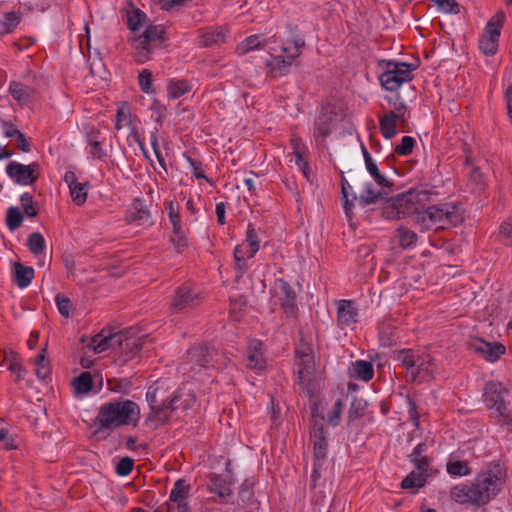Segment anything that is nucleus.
Here are the masks:
<instances>
[{
    "mask_svg": "<svg viewBox=\"0 0 512 512\" xmlns=\"http://www.w3.org/2000/svg\"><path fill=\"white\" fill-rule=\"evenodd\" d=\"M399 243L403 248H409L413 246L417 241V235L414 231L399 228L398 229Z\"/></svg>",
    "mask_w": 512,
    "mask_h": 512,
    "instance_id": "49",
    "label": "nucleus"
},
{
    "mask_svg": "<svg viewBox=\"0 0 512 512\" xmlns=\"http://www.w3.org/2000/svg\"><path fill=\"white\" fill-rule=\"evenodd\" d=\"M215 357L218 358L219 354L206 345L193 347L188 351V361L180 365V370L183 374H189L190 372L209 366L211 362H213L212 365H214L218 362V359H214Z\"/></svg>",
    "mask_w": 512,
    "mask_h": 512,
    "instance_id": "10",
    "label": "nucleus"
},
{
    "mask_svg": "<svg viewBox=\"0 0 512 512\" xmlns=\"http://www.w3.org/2000/svg\"><path fill=\"white\" fill-rule=\"evenodd\" d=\"M119 334L105 336L103 333L95 335L88 344L96 353H101L116 346Z\"/></svg>",
    "mask_w": 512,
    "mask_h": 512,
    "instance_id": "29",
    "label": "nucleus"
},
{
    "mask_svg": "<svg viewBox=\"0 0 512 512\" xmlns=\"http://www.w3.org/2000/svg\"><path fill=\"white\" fill-rule=\"evenodd\" d=\"M139 85L142 91L149 93L152 87V75L149 70H143L139 74Z\"/></svg>",
    "mask_w": 512,
    "mask_h": 512,
    "instance_id": "57",
    "label": "nucleus"
},
{
    "mask_svg": "<svg viewBox=\"0 0 512 512\" xmlns=\"http://www.w3.org/2000/svg\"><path fill=\"white\" fill-rule=\"evenodd\" d=\"M27 245L30 251L37 255L42 253L45 248V239L41 233L34 232L28 237Z\"/></svg>",
    "mask_w": 512,
    "mask_h": 512,
    "instance_id": "45",
    "label": "nucleus"
},
{
    "mask_svg": "<svg viewBox=\"0 0 512 512\" xmlns=\"http://www.w3.org/2000/svg\"><path fill=\"white\" fill-rule=\"evenodd\" d=\"M446 471L450 476L463 477L472 473V469L467 460L460 459L459 456L451 454L446 463Z\"/></svg>",
    "mask_w": 512,
    "mask_h": 512,
    "instance_id": "26",
    "label": "nucleus"
},
{
    "mask_svg": "<svg viewBox=\"0 0 512 512\" xmlns=\"http://www.w3.org/2000/svg\"><path fill=\"white\" fill-rule=\"evenodd\" d=\"M415 369L411 370L410 376L413 381L422 382L433 377L435 364L429 354L419 353Z\"/></svg>",
    "mask_w": 512,
    "mask_h": 512,
    "instance_id": "20",
    "label": "nucleus"
},
{
    "mask_svg": "<svg viewBox=\"0 0 512 512\" xmlns=\"http://www.w3.org/2000/svg\"><path fill=\"white\" fill-rule=\"evenodd\" d=\"M167 208H168L169 220L172 224V227L180 226L181 225V216H180V211H179L178 205L175 204L174 201H170L168 203Z\"/></svg>",
    "mask_w": 512,
    "mask_h": 512,
    "instance_id": "54",
    "label": "nucleus"
},
{
    "mask_svg": "<svg viewBox=\"0 0 512 512\" xmlns=\"http://www.w3.org/2000/svg\"><path fill=\"white\" fill-rule=\"evenodd\" d=\"M21 14L17 12H8L0 21V34H8L13 32L19 25Z\"/></svg>",
    "mask_w": 512,
    "mask_h": 512,
    "instance_id": "39",
    "label": "nucleus"
},
{
    "mask_svg": "<svg viewBox=\"0 0 512 512\" xmlns=\"http://www.w3.org/2000/svg\"><path fill=\"white\" fill-rule=\"evenodd\" d=\"M428 475V471L414 469L402 480L401 487L403 489L421 488L425 485Z\"/></svg>",
    "mask_w": 512,
    "mask_h": 512,
    "instance_id": "31",
    "label": "nucleus"
},
{
    "mask_svg": "<svg viewBox=\"0 0 512 512\" xmlns=\"http://www.w3.org/2000/svg\"><path fill=\"white\" fill-rule=\"evenodd\" d=\"M415 140L410 136H404L401 143L395 147V152L399 155H409L414 147Z\"/></svg>",
    "mask_w": 512,
    "mask_h": 512,
    "instance_id": "51",
    "label": "nucleus"
},
{
    "mask_svg": "<svg viewBox=\"0 0 512 512\" xmlns=\"http://www.w3.org/2000/svg\"><path fill=\"white\" fill-rule=\"evenodd\" d=\"M64 181L68 185L72 201L78 206L83 205L87 200L89 184L80 183L72 171L65 173Z\"/></svg>",
    "mask_w": 512,
    "mask_h": 512,
    "instance_id": "18",
    "label": "nucleus"
},
{
    "mask_svg": "<svg viewBox=\"0 0 512 512\" xmlns=\"http://www.w3.org/2000/svg\"><path fill=\"white\" fill-rule=\"evenodd\" d=\"M357 311L353 303L348 300H340L337 307L338 323L342 326H349L356 322Z\"/></svg>",
    "mask_w": 512,
    "mask_h": 512,
    "instance_id": "27",
    "label": "nucleus"
},
{
    "mask_svg": "<svg viewBox=\"0 0 512 512\" xmlns=\"http://www.w3.org/2000/svg\"><path fill=\"white\" fill-rule=\"evenodd\" d=\"M395 200L396 208L400 209L404 216L415 214L417 218L423 208L431 202V195L424 189H410L398 195Z\"/></svg>",
    "mask_w": 512,
    "mask_h": 512,
    "instance_id": "8",
    "label": "nucleus"
},
{
    "mask_svg": "<svg viewBox=\"0 0 512 512\" xmlns=\"http://www.w3.org/2000/svg\"><path fill=\"white\" fill-rule=\"evenodd\" d=\"M461 221L459 208L453 203L425 206L417 217V223L425 230L447 229Z\"/></svg>",
    "mask_w": 512,
    "mask_h": 512,
    "instance_id": "4",
    "label": "nucleus"
},
{
    "mask_svg": "<svg viewBox=\"0 0 512 512\" xmlns=\"http://www.w3.org/2000/svg\"><path fill=\"white\" fill-rule=\"evenodd\" d=\"M249 249L245 245H238L234 249V259L236 262V269L240 274H243L246 270V259H250L248 257Z\"/></svg>",
    "mask_w": 512,
    "mask_h": 512,
    "instance_id": "42",
    "label": "nucleus"
},
{
    "mask_svg": "<svg viewBox=\"0 0 512 512\" xmlns=\"http://www.w3.org/2000/svg\"><path fill=\"white\" fill-rule=\"evenodd\" d=\"M132 119L131 114L125 109V107H120L117 110L116 114V124L115 128L116 130L122 129L124 125H131Z\"/></svg>",
    "mask_w": 512,
    "mask_h": 512,
    "instance_id": "52",
    "label": "nucleus"
},
{
    "mask_svg": "<svg viewBox=\"0 0 512 512\" xmlns=\"http://www.w3.org/2000/svg\"><path fill=\"white\" fill-rule=\"evenodd\" d=\"M143 345L140 337L118 335L116 346L119 347L120 359L122 362L133 360Z\"/></svg>",
    "mask_w": 512,
    "mask_h": 512,
    "instance_id": "16",
    "label": "nucleus"
},
{
    "mask_svg": "<svg viewBox=\"0 0 512 512\" xmlns=\"http://www.w3.org/2000/svg\"><path fill=\"white\" fill-rule=\"evenodd\" d=\"M295 371L298 375V383L307 393L312 394L313 388L311 384L315 373L314 356L295 358Z\"/></svg>",
    "mask_w": 512,
    "mask_h": 512,
    "instance_id": "14",
    "label": "nucleus"
},
{
    "mask_svg": "<svg viewBox=\"0 0 512 512\" xmlns=\"http://www.w3.org/2000/svg\"><path fill=\"white\" fill-rule=\"evenodd\" d=\"M504 20V13L498 12L486 24L485 32L479 40V48L485 55L492 56L497 52L500 30Z\"/></svg>",
    "mask_w": 512,
    "mask_h": 512,
    "instance_id": "11",
    "label": "nucleus"
},
{
    "mask_svg": "<svg viewBox=\"0 0 512 512\" xmlns=\"http://www.w3.org/2000/svg\"><path fill=\"white\" fill-rule=\"evenodd\" d=\"M200 291L189 284H184L175 290L171 300V309L174 312H183L193 309L201 303Z\"/></svg>",
    "mask_w": 512,
    "mask_h": 512,
    "instance_id": "13",
    "label": "nucleus"
},
{
    "mask_svg": "<svg viewBox=\"0 0 512 512\" xmlns=\"http://www.w3.org/2000/svg\"><path fill=\"white\" fill-rule=\"evenodd\" d=\"M225 32L223 29H208L201 31L199 35V43L204 47H210L214 44H218L220 42L225 41Z\"/></svg>",
    "mask_w": 512,
    "mask_h": 512,
    "instance_id": "34",
    "label": "nucleus"
},
{
    "mask_svg": "<svg viewBox=\"0 0 512 512\" xmlns=\"http://www.w3.org/2000/svg\"><path fill=\"white\" fill-rule=\"evenodd\" d=\"M499 234L506 239V243L512 241V224L509 222H503L499 227Z\"/></svg>",
    "mask_w": 512,
    "mask_h": 512,
    "instance_id": "64",
    "label": "nucleus"
},
{
    "mask_svg": "<svg viewBox=\"0 0 512 512\" xmlns=\"http://www.w3.org/2000/svg\"><path fill=\"white\" fill-rule=\"evenodd\" d=\"M164 28L162 26H148L142 35L133 39L134 58L138 63H145L151 58L155 49L163 41Z\"/></svg>",
    "mask_w": 512,
    "mask_h": 512,
    "instance_id": "6",
    "label": "nucleus"
},
{
    "mask_svg": "<svg viewBox=\"0 0 512 512\" xmlns=\"http://www.w3.org/2000/svg\"><path fill=\"white\" fill-rule=\"evenodd\" d=\"M508 390L500 382L490 381L484 388V402L486 407L502 417L506 424H511L507 398Z\"/></svg>",
    "mask_w": 512,
    "mask_h": 512,
    "instance_id": "7",
    "label": "nucleus"
},
{
    "mask_svg": "<svg viewBox=\"0 0 512 512\" xmlns=\"http://www.w3.org/2000/svg\"><path fill=\"white\" fill-rule=\"evenodd\" d=\"M38 164L24 165L18 162H11L6 167V173L15 182L21 185H30L36 181V170Z\"/></svg>",
    "mask_w": 512,
    "mask_h": 512,
    "instance_id": "15",
    "label": "nucleus"
},
{
    "mask_svg": "<svg viewBox=\"0 0 512 512\" xmlns=\"http://www.w3.org/2000/svg\"><path fill=\"white\" fill-rule=\"evenodd\" d=\"M506 481V470L498 462L489 463L470 484H458L451 488L450 497L460 504L478 507L488 504L502 490Z\"/></svg>",
    "mask_w": 512,
    "mask_h": 512,
    "instance_id": "1",
    "label": "nucleus"
},
{
    "mask_svg": "<svg viewBox=\"0 0 512 512\" xmlns=\"http://www.w3.org/2000/svg\"><path fill=\"white\" fill-rule=\"evenodd\" d=\"M73 388L77 393H87L92 388V377L89 372H83L73 381Z\"/></svg>",
    "mask_w": 512,
    "mask_h": 512,
    "instance_id": "43",
    "label": "nucleus"
},
{
    "mask_svg": "<svg viewBox=\"0 0 512 512\" xmlns=\"http://www.w3.org/2000/svg\"><path fill=\"white\" fill-rule=\"evenodd\" d=\"M167 510L168 512H171L172 510H176L177 512H191L187 500L167 504Z\"/></svg>",
    "mask_w": 512,
    "mask_h": 512,
    "instance_id": "63",
    "label": "nucleus"
},
{
    "mask_svg": "<svg viewBox=\"0 0 512 512\" xmlns=\"http://www.w3.org/2000/svg\"><path fill=\"white\" fill-rule=\"evenodd\" d=\"M133 469V460L129 457L122 458L117 466H116V472L120 476H127L131 473Z\"/></svg>",
    "mask_w": 512,
    "mask_h": 512,
    "instance_id": "56",
    "label": "nucleus"
},
{
    "mask_svg": "<svg viewBox=\"0 0 512 512\" xmlns=\"http://www.w3.org/2000/svg\"><path fill=\"white\" fill-rule=\"evenodd\" d=\"M313 350L308 343L301 342L296 348L295 358H301L306 356H312Z\"/></svg>",
    "mask_w": 512,
    "mask_h": 512,
    "instance_id": "62",
    "label": "nucleus"
},
{
    "mask_svg": "<svg viewBox=\"0 0 512 512\" xmlns=\"http://www.w3.org/2000/svg\"><path fill=\"white\" fill-rule=\"evenodd\" d=\"M9 93L15 101L21 105L28 104L35 96L34 88L27 86L21 82L12 81L9 84Z\"/></svg>",
    "mask_w": 512,
    "mask_h": 512,
    "instance_id": "24",
    "label": "nucleus"
},
{
    "mask_svg": "<svg viewBox=\"0 0 512 512\" xmlns=\"http://www.w3.org/2000/svg\"><path fill=\"white\" fill-rule=\"evenodd\" d=\"M275 42V36L264 37L260 34H254L243 39L237 46L236 52L239 55H245L251 51L262 49L270 43Z\"/></svg>",
    "mask_w": 512,
    "mask_h": 512,
    "instance_id": "22",
    "label": "nucleus"
},
{
    "mask_svg": "<svg viewBox=\"0 0 512 512\" xmlns=\"http://www.w3.org/2000/svg\"><path fill=\"white\" fill-rule=\"evenodd\" d=\"M274 292L281 301V305L286 310V312L293 313L295 307V293L291 286L283 279H278L275 282Z\"/></svg>",
    "mask_w": 512,
    "mask_h": 512,
    "instance_id": "23",
    "label": "nucleus"
},
{
    "mask_svg": "<svg viewBox=\"0 0 512 512\" xmlns=\"http://www.w3.org/2000/svg\"><path fill=\"white\" fill-rule=\"evenodd\" d=\"M305 39L297 34L291 33L290 37L282 42L280 54H269L264 63L265 73L270 78L287 76L291 68L297 65L305 47Z\"/></svg>",
    "mask_w": 512,
    "mask_h": 512,
    "instance_id": "2",
    "label": "nucleus"
},
{
    "mask_svg": "<svg viewBox=\"0 0 512 512\" xmlns=\"http://www.w3.org/2000/svg\"><path fill=\"white\" fill-rule=\"evenodd\" d=\"M312 439L314 450V469L313 477L318 474V469L321 467V461L325 458L327 452V441L322 426L323 417L317 416L315 410L312 412Z\"/></svg>",
    "mask_w": 512,
    "mask_h": 512,
    "instance_id": "12",
    "label": "nucleus"
},
{
    "mask_svg": "<svg viewBox=\"0 0 512 512\" xmlns=\"http://www.w3.org/2000/svg\"><path fill=\"white\" fill-rule=\"evenodd\" d=\"M162 396L163 391L159 387H150L146 393V400L153 411L152 417L161 423L169 419L177 400V395L169 399H164Z\"/></svg>",
    "mask_w": 512,
    "mask_h": 512,
    "instance_id": "9",
    "label": "nucleus"
},
{
    "mask_svg": "<svg viewBox=\"0 0 512 512\" xmlns=\"http://www.w3.org/2000/svg\"><path fill=\"white\" fill-rule=\"evenodd\" d=\"M343 403L341 400H337L334 404L333 411L331 413V416L329 418V422L331 425L336 426L339 423L341 410H342Z\"/></svg>",
    "mask_w": 512,
    "mask_h": 512,
    "instance_id": "61",
    "label": "nucleus"
},
{
    "mask_svg": "<svg viewBox=\"0 0 512 512\" xmlns=\"http://www.w3.org/2000/svg\"><path fill=\"white\" fill-rule=\"evenodd\" d=\"M145 14L140 10L133 11L132 14L128 16L127 24L130 30L136 31L141 25L142 21L145 19Z\"/></svg>",
    "mask_w": 512,
    "mask_h": 512,
    "instance_id": "55",
    "label": "nucleus"
},
{
    "mask_svg": "<svg viewBox=\"0 0 512 512\" xmlns=\"http://www.w3.org/2000/svg\"><path fill=\"white\" fill-rule=\"evenodd\" d=\"M418 354L419 352L412 349H401L394 352L393 358L410 374L411 370L415 369L416 362L419 360Z\"/></svg>",
    "mask_w": 512,
    "mask_h": 512,
    "instance_id": "28",
    "label": "nucleus"
},
{
    "mask_svg": "<svg viewBox=\"0 0 512 512\" xmlns=\"http://www.w3.org/2000/svg\"><path fill=\"white\" fill-rule=\"evenodd\" d=\"M192 89L191 84L186 80L172 79L167 85V94L171 99H177Z\"/></svg>",
    "mask_w": 512,
    "mask_h": 512,
    "instance_id": "36",
    "label": "nucleus"
},
{
    "mask_svg": "<svg viewBox=\"0 0 512 512\" xmlns=\"http://www.w3.org/2000/svg\"><path fill=\"white\" fill-rule=\"evenodd\" d=\"M406 112V105L404 103H399L395 105L393 110H390L387 113L394 114V118L399 121L400 125H404L407 122Z\"/></svg>",
    "mask_w": 512,
    "mask_h": 512,
    "instance_id": "58",
    "label": "nucleus"
},
{
    "mask_svg": "<svg viewBox=\"0 0 512 512\" xmlns=\"http://www.w3.org/2000/svg\"><path fill=\"white\" fill-rule=\"evenodd\" d=\"M351 185L346 181L343 180L342 182V201H343V207L345 210V214L349 219H352L353 213H352V205L355 201H357V196L355 194H352V198H349V190H351Z\"/></svg>",
    "mask_w": 512,
    "mask_h": 512,
    "instance_id": "40",
    "label": "nucleus"
},
{
    "mask_svg": "<svg viewBox=\"0 0 512 512\" xmlns=\"http://www.w3.org/2000/svg\"><path fill=\"white\" fill-rule=\"evenodd\" d=\"M150 218V212L145 207L144 202L139 198L135 199L127 214L128 221L144 225L150 222Z\"/></svg>",
    "mask_w": 512,
    "mask_h": 512,
    "instance_id": "25",
    "label": "nucleus"
},
{
    "mask_svg": "<svg viewBox=\"0 0 512 512\" xmlns=\"http://www.w3.org/2000/svg\"><path fill=\"white\" fill-rule=\"evenodd\" d=\"M164 11H171L174 8L187 6L192 0H155Z\"/></svg>",
    "mask_w": 512,
    "mask_h": 512,
    "instance_id": "53",
    "label": "nucleus"
},
{
    "mask_svg": "<svg viewBox=\"0 0 512 512\" xmlns=\"http://www.w3.org/2000/svg\"><path fill=\"white\" fill-rule=\"evenodd\" d=\"M172 236L171 242L174 245V248L177 252H182L184 248L188 245V240L186 237V233L182 228V225L177 227H172Z\"/></svg>",
    "mask_w": 512,
    "mask_h": 512,
    "instance_id": "41",
    "label": "nucleus"
},
{
    "mask_svg": "<svg viewBox=\"0 0 512 512\" xmlns=\"http://www.w3.org/2000/svg\"><path fill=\"white\" fill-rule=\"evenodd\" d=\"M210 491L227 501L232 494L231 484L220 476H213L210 483Z\"/></svg>",
    "mask_w": 512,
    "mask_h": 512,
    "instance_id": "37",
    "label": "nucleus"
},
{
    "mask_svg": "<svg viewBox=\"0 0 512 512\" xmlns=\"http://www.w3.org/2000/svg\"><path fill=\"white\" fill-rule=\"evenodd\" d=\"M140 418L139 406L131 400L105 403L101 406L97 421L103 428L136 425Z\"/></svg>",
    "mask_w": 512,
    "mask_h": 512,
    "instance_id": "3",
    "label": "nucleus"
},
{
    "mask_svg": "<svg viewBox=\"0 0 512 512\" xmlns=\"http://www.w3.org/2000/svg\"><path fill=\"white\" fill-rule=\"evenodd\" d=\"M380 65L383 72L379 75V81L387 91H396L402 84L410 82L412 72L417 68L415 64L396 61H383Z\"/></svg>",
    "mask_w": 512,
    "mask_h": 512,
    "instance_id": "5",
    "label": "nucleus"
},
{
    "mask_svg": "<svg viewBox=\"0 0 512 512\" xmlns=\"http://www.w3.org/2000/svg\"><path fill=\"white\" fill-rule=\"evenodd\" d=\"M336 125V115L329 107L322 108L320 114L315 119L314 136L316 138H326Z\"/></svg>",
    "mask_w": 512,
    "mask_h": 512,
    "instance_id": "19",
    "label": "nucleus"
},
{
    "mask_svg": "<svg viewBox=\"0 0 512 512\" xmlns=\"http://www.w3.org/2000/svg\"><path fill=\"white\" fill-rule=\"evenodd\" d=\"M246 241L248 243V248H249L248 257H254V255L258 252V250L260 248V241L255 232V229L252 227L251 224H249L248 228H247Z\"/></svg>",
    "mask_w": 512,
    "mask_h": 512,
    "instance_id": "46",
    "label": "nucleus"
},
{
    "mask_svg": "<svg viewBox=\"0 0 512 512\" xmlns=\"http://www.w3.org/2000/svg\"><path fill=\"white\" fill-rule=\"evenodd\" d=\"M380 130L386 139H391L397 134L399 121L394 118L392 113H384L379 117Z\"/></svg>",
    "mask_w": 512,
    "mask_h": 512,
    "instance_id": "32",
    "label": "nucleus"
},
{
    "mask_svg": "<svg viewBox=\"0 0 512 512\" xmlns=\"http://www.w3.org/2000/svg\"><path fill=\"white\" fill-rule=\"evenodd\" d=\"M379 197L380 192L376 191L371 183H368L365 185L364 190L360 194L359 200L364 205H369L376 203Z\"/></svg>",
    "mask_w": 512,
    "mask_h": 512,
    "instance_id": "48",
    "label": "nucleus"
},
{
    "mask_svg": "<svg viewBox=\"0 0 512 512\" xmlns=\"http://www.w3.org/2000/svg\"><path fill=\"white\" fill-rule=\"evenodd\" d=\"M247 367L251 370L262 371L266 367V360L263 356V343L253 339L247 347Z\"/></svg>",
    "mask_w": 512,
    "mask_h": 512,
    "instance_id": "21",
    "label": "nucleus"
},
{
    "mask_svg": "<svg viewBox=\"0 0 512 512\" xmlns=\"http://www.w3.org/2000/svg\"><path fill=\"white\" fill-rule=\"evenodd\" d=\"M426 445L423 443L418 444L411 454L409 455L410 461L414 464L415 469L428 471L429 470V460L425 455Z\"/></svg>",
    "mask_w": 512,
    "mask_h": 512,
    "instance_id": "35",
    "label": "nucleus"
},
{
    "mask_svg": "<svg viewBox=\"0 0 512 512\" xmlns=\"http://www.w3.org/2000/svg\"><path fill=\"white\" fill-rule=\"evenodd\" d=\"M56 304L61 315L67 317L70 314L71 301L62 295L56 296Z\"/></svg>",
    "mask_w": 512,
    "mask_h": 512,
    "instance_id": "59",
    "label": "nucleus"
},
{
    "mask_svg": "<svg viewBox=\"0 0 512 512\" xmlns=\"http://www.w3.org/2000/svg\"><path fill=\"white\" fill-rule=\"evenodd\" d=\"M350 373L352 377L368 382L374 375L373 365L368 361L358 360L353 363Z\"/></svg>",
    "mask_w": 512,
    "mask_h": 512,
    "instance_id": "30",
    "label": "nucleus"
},
{
    "mask_svg": "<svg viewBox=\"0 0 512 512\" xmlns=\"http://www.w3.org/2000/svg\"><path fill=\"white\" fill-rule=\"evenodd\" d=\"M23 221V216L18 207H10L7 210L6 224L10 230L18 229Z\"/></svg>",
    "mask_w": 512,
    "mask_h": 512,
    "instance_id": "44",
    "label": "nucleus"
},
{
    "mask_svg": "<svg viewBox=\"0 0 512 512\" xmlns=\"http://www.w3.org/2000/svg\"><path fill=\"white\" fill-rule=\"evenodd\" d=\"M35 372L39 379H45L50 372L49 366L45 363V348L41 349L35 359Z\"/></svg>",
    "mask_w": 512,
    "mask_h": 512,
    "instance_id": "47",
    "label": "nucleus"
},
{
    "mask_svg": "<svg viewBox=\"0 0 512 512\" xmlns=\"http://www.w3.org/2000/svg\"><path fill=\"white\" fill-rule=\"evenodd\" d=\"M383 214L387 219H391V220H396V219L405 217L400 212V209L396 208V200L395 199L387 207L384 208Z\"/></svg>",
    "mask_w": 512,
    "mask_h": 512,
    "instance_id": "60",
    "label": "nucleus"
},
{
    "mask_svg": "<svg viewBox=\"0 0 512 512\" xmlns=\"http://www.w3.org/2000/svg\"><path fill=\"white\" fill-rule=\"evenodd\" d=\"M469 347L489 362L496 361L505 352V347L502 344L490 343L478 338L471 340Z\"/></svg>",
    "mask_w": 512,
    "mask_h": 512,
    "instance_id": "17",
    "label": "nucleus"
},
{
    "mask_svg": "<svg viewBox=\"0 0 512 512\" xmlns=\"http://www.w3.org/2000/svg\"><path fill=\"white\" fill-rule=\"evenodd\" d=\"M34 277V270L32 267L24 266L21 263L14 264V278L15 283L19 288L27 287Z\"/></svg>",
    "mask_w": 512,
    "mask_h": 512,
    "instance_id": "33",
    "label": "nucleus"
},
{
    "mask_svg": "<svg viewBox=\"0 0 512 512\" xmlns=\"http://www.w3.org/2000/svg\"><path fill=\"white\" fill-rule=\"evenodd\" d=\"M20 201L23 207L25 214L29 217H35L37 215V210L34 207L32 195L29 193H24L20 197Z\"/></svg>",
    "mask_w": 512,
    "mask_h": 512,
    "instance_id": "50",
    "label": "nucleus"
},
{
    "mask_svg": "<svg viewBox=\"0 0 512 512\" xmlns=\"http://www.w3.org/2000/svg\"><path fill=\"white\" fill-rule=\"evenodd\" d=\"M190 485L185 480L179 479L175 482L170 492L169 502L167 504L181 502L188 499Z\"/></svg>",
    "mask_w": 512,
    "mask_h": 512,
    "instance_id": "38",
    "label": "nucleus"
}]
</instances>
